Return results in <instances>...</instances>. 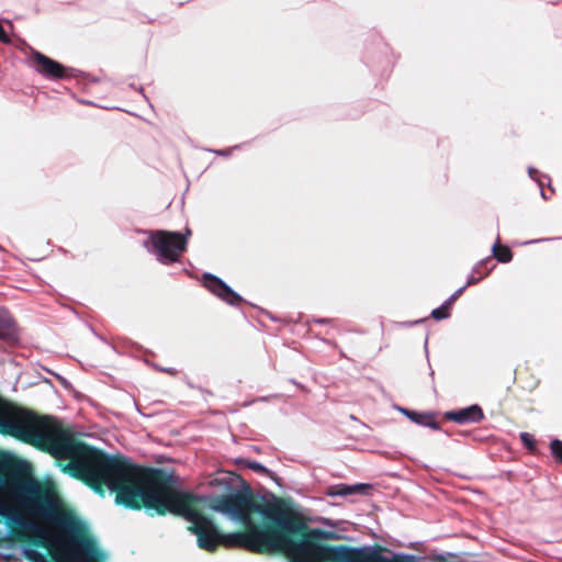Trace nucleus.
I'll list each match as a JSON object with an SVG mask.
<instances>
[{"instance_id": "10", "label": "nucleus", "mask_w": 562, "mask_h": 562, "mask_svg": "<svg viewBox=\"0 0 562 562\" xmlns=\"http://www.w3.org/2000/svg\"><path fill=\"white\" fill-rule=\"evenodd\" d=\"M13 335V323L5 311L0 310V337L10 338Z\"/></svg>"}, {"instance_id": "15", "label": "nucleus", "mask_w": 562, "mask_h": 562, "mask_svg": "<svg viewBox=\"0 0 562 562\" xmlns=\"http://www.w3.org/2000/svg\"><path fill=\"white\" fill-rule=\"evenodd\" d=\"M247 467L256 472L267 473L268 469L259 462L248 461Z\"/></svg>"}, {"instance_id": "1", "label": "nucleus", "mask_w": 562, "mask_h": 562, "mask_svg": "<svg viewBox=\"0 0 562 562\" xmlns=\"http://www.w3.org/2000/svg\"><path fill=\"white\" fill-rule=\"evenodd\" d=\"M0 432L47 450L56 459H70L66 469L95 491L106 486L116 492V503L125 507L143 506L156 475L125 458L106 456L74 439L55 419L40 418L1 397Z\"/></svg>"}, {"instance_id": "2", "label": "nucleus", "mask_w": 562, "mask_h": 562, "mask_svg": "<svg viewBox=\"0 0 562 562\" xmlns=\"http://www.w3.org/2000/svg\"><path fill=\"white\" fill-rule=\"evenodd\" d=\"M10 492H21V505L55 527L52 530L26 518L20 508L2 498L0 516L21 528L14 532L20 539L33 537L41 540L55 562H103L106 559L87 522L66 508L53 488L42 490L36 481L26 480L14 481ZM22 554L30 562H49L43 553L30 547H23Z\"/></svg>"}, {"instance_id": "8", "label": "nucleus", "mask_w": 562, "mask_h": 562, "mask_svg": "<svg viewBox=\"0 0 562 562\" xmlns=\"http://www.w3.org/2000/svg\"><path fill=\"white\" fill-rule=\"evenodd\" d=\"M368 487L366 484H355V485H336L331 486L327 491L328 496H347L358 492H362Z\"/></svg>"}, {"instance_id": "11", "label": "nucleus", "mask_w": 562, "mask_h": 562, "mask_svg": "<svg viewBox=\"0 0 562 562\" xmlns=\"http://www.w3.org/2000/svg\"><path fill=\"white\" fill-rule=\"evenodd\" d=\"M482 265H483V262H480L479 265H476L473 268L471 274L468 278V281L465 284L467 286L477 283L480 280H482L484 277H486L490 273V271H486L485 273H482L480 271V268Z\"/></svg>"}, {"instance_id": "7", "label": "nucleus", "mask_w": 562, "mask_h": 562, "mask_svg": "<svg viewBox=\"0 0 562 562\" xmlns=\"http://www.w3.org/2000/svg\"><path fill=\"white\" fill-rule=\"evenodd\" d=\"M401 412L404 415H406L412 422H414L418 425L427 426L432 429H439V425L435 420V418L431 414L417 413V412L408 411L405 408H401Z\"/></svg>"}, {"instance_id": "14", "label": "nucleus", "mask_w": 562, "mask_h": 562, "mask_svg": "<svg viewBox=\"0 0 562 562\" xmlns=\"http://www.w3.org/2000/svg\"><path fill=\"white\" fill-rule=\"evenodd\" d=\"M528 173H529V177H530L532 180H535V181H537V182H538V184H539V187H540V191H541V195H542V198H543V199H547V195H546V193H544V191H543V189H542L543 183H542V181L540 180V178L538 177V175H539L538 170H537V169H535V168H532V167H529V168H528Z\"/></svg>"}, {"instance_id": "4", "label": "nucleus", "mask_w": 562, "mask_h": 562, "mask_svg": "<svg viewBox=\"0 0 562 562\" xmlns=\"http://www.w3.org/2000/svg\"><path fill=\"white\" fill-rule=\"evenodd\" d=\"M29 65L49 80L64 79L68 76V69L65 66L34 49L29 55Z\"/></svg>"}, {"instance_id": "6", "label": "nucleus", "mask_w": 562, "mask_h": 562, "mask_svg": "<svg viewBox=\"0 0 562 562\" xmlns=\"http://www.w3.org/2000/svg\"><path fill=\"white\" fill-rule=\"evenodd\" d=\"M447 418L458 424L477 423L484 418V413L479 405L474 404L447 413Z\"/></svg>"}, {"instance_id": "3", "label": "nucleus", "mask_w": 562, "mask_h": 562, "mask_svg": "<svg viewBox=\"0 0 562 562\" xmlns=\"http://www.w3.org/2000/svg\"><path fill=\"white\" fill-rule=\"evenodd\" d=\"M143 246L164 265L177 262L187 249L186 236L178 232L150 231Z\"/></svg>"}, {"instance_id": "16", "label": "nucleus", "mask_w": 562, "mask_h": 562, "mask_svg": "<svg viewBox=\"0 0 562 562\" xmlns=\"http://www.w3.org/2000/svg\"><path fill=\"white\" fill-rule=\"evenodd\" d=\"M521 441L529 448H533V437L528 432L520 434Z\"/></svg>"}, {"instance_id": "5", "label": "nucleus", "mask_w": 562, "mask_h": 562, "mask_svg": "<svg viewBox=\"0 0 562 562\" xmlns=\"http://www.w3.org/2000/svg\"><path fill=\"white\" fill-rule=\"evenodd\" d=\"M204 285L210 290L213 294L227 302L231 305L238 304L241 301L240 295H238L234 290H232L224 281L220 278L205 273L204 274Z\"/></svg>"}, {"instance_id": "12", "label": "nucleus", "mask_w": 562, "mask_h": 562, "mask_svg": "<svg viewBox=\"0 0 562 562\" xmlns=\"http://www.w3.org/2000/svg\"><path fill=\"white\" fill-rule=\"evenodd\" d=\"M449 310H450V305L447 304V302H445L440 307L435 308L431 312V316L438 321L445 319L449 316Z\"/></svg>"}, {"instance_id": "13", "label": "nucleus", "mask_w": 562, "mask_h": 562, "mask_svg": "<svg viewBox=\"0 0 562 562\" xmlns=\"http://www.w3.org/2000/svg\"><path fill=\"white\" fill-rule=\"evenodd\" d=\"M550 447L552 454L562 462V441L559 439H554L551 441Z\"/></svg>"}, {"instance_id": "18", "label": "nucleus", "mask_w": 562, "mask_h": 562, "mask_svg": "<svg viewBox=\"0 0 562 562\" xmlns=\"http://www.w3.org/2000/svg\"><path fill=\"white\" fill-rule=\"evenodd\" d=\"M182 236H186V240L188 241V237L191 235V231L189 228L186 229V232L182 234Z\"/></svg>"}, {"instance_id": "9", "label": "nucleus", "mask_w": 562, "mask_h": 562, "mask_svg": "<svg viewBox=\"0 0 562 562\" xmlns=\"http://www.w3.org/2000/svg\"><path fill=\"white\" fill-rule=\"evenodd\" d=\"M492 252L499 262L506 263L513 259L512 250L507 246L501 245L498 237L492 247Z\"/></svg>"}, {"instance_id": "17", "label": "nucleus", "mask_w": 562, "mask_h": 562, "mask_svg": "<svg viewBox=\"0 0 562 562\" xmlns=\"http://www.w3.org/2000/svg\"><path fill=\"white\" fill-rule=\"evenodd\" d=\"M467 285H463L461 286L460 289H458L446 302L447 304H449L450 306L452 305V303L461 295V293L465 290Z\"/></svg>"}]
</instances>
